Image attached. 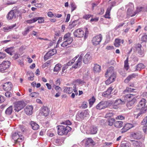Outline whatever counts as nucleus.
Here are the masks:
<instances>
[{"instance_id":"nucleus-57","label":"nucleus","mask_w":147,"mask_h":147,"mask_svg":"<svg viewBox=\"0 0 147 147\" xmlns=\"http://www.w3.org/2000/svg\"><path fill=\"white\" fill-rule=\"evenodd\" d=\"M138 53L139 54L140 57H143L144 56V52L141 49L140 50V51H138Z\"/></svg>"},{"instance_id":"nucleus-50","label":"nucleus","mask_w":147,"mask_h":147,"mask_svg":"<svg viewBox=\"0 0 147 147\" xmlns=\"http://www.w3.org/2000/svg\"><path fill=\"white\" fill-rule=\"evenodd\" d=\"M142 47L141 45L140 44H136L135 45V48L136 49V50L138 51H140L141 49V48Z\"/></svg>"},{"instance_id":"nucleus-43","label":"nucleus","mask_w":147,"mask_h":147,"mask_svg":"<svg viewBox=\"0 0 147 147\" xmlns=\"http://www.w3.org/2000/svg\"><path fill=\"white\" fill-rule=\"evenodd\" d=\"M144 65L142 63H141L138 64L136 66V70H140L144 68Z\"/></svg>"},{"instance_id":"nucleus-16","label":"nucleus","mask_w":147,"mask_h":147,"mask_svg":"<svg viewBox=\"0 0 147 147\" xmlns=\"http://www.w3.org/2000/svg\"><path fill=\"white\" fill-rule=\"evenodd\" d=\"M92 59L90 53L88 52L84 56L83 59V62L85 64H88Z\"/></svg>"},{"instance_id":"nucleus-52","label":"nucleus","mask_w":147,"mask_h":147,"mask_svg":"<svg viewBox=\"0 0 147 147\" xmlns=\"http://www.w3.org/2000/svg\"><path fill=\"white\" fill-rule=\"evenodd\" d=\"M88 107V103L87 102L84 101L82 104V107L83 109H86Z\"/></svg>"},{"instance_id":"nucleus-8","label":"nucleus","mask_w":147,"mask_h":147,"mask_svg":"<svg viewBox=\"0 0 147 147\" xmlns=\"http://www.w3.org/2000/svg\"><path fill=\"white\" fill-rule=\"evenodd\" d=\"M19 13V11L17 10H11L7 14V18L9 20H11L13 18L16 19L18 17Z\"/></svg>"},{"instance_id":"nucleus-35","label":"nucleus","mask_w":147,"mask_h":147,"mask_svg":"<svg viewBox=\"0 0 147 147\" xmlns=\"http://www.w3.org/2000/svg\"><path fill=\"white\" fill-rule=\"evenodd\" d=\"M34 27V26H29L27 28L25 29V31L23 32V34L24 35H26L30 31L32 30V28Z\"/></svg>"},{"instance_id":"nucleus-40","label":"nucleus","mask_w":147,"mask_h":147,"mask_svg":"<svg viewBox=\"0 0 147 147\" xmlns=\"http://www.w3.org/2000/svg\"><path fill=\"white\" fill-rule=\"evenodd\" d=\"M79 56L78 55H77L75 57L73 58L71 61H69L68 63H67V64H65V65H67V66H70L71 64L73 63H74L76 59L78 58Z\"/></svg>"},{"instance_id":"nucleus-15","label":"nucleus","mask_w":147,"mask_h":147,"mask_svg":"<svg viewBox=\"0 0 147 147\" xmlns=\"http://www.w3.org/2000/svg\"><path fill=\"white\" fill-rule=\"evenodd\" d=\"M49 109L47 107L44 106L41 108V113L42 115L46 117L49 114Z\"/></svg>"},{"instance_id":"nucleus-17","label":"nucleus","mask_w":147,"mask_h":147,"mask_svg":"<svg viewBox=\"0 0 147 147\" xmlns=\"http://www.w3.org/2000/svg\"><path fill=\"white\" fill-rule=\"evenodd\" d=\"M133 127V125L130 123H127L121 129V132L123 133L126 132L127 131Z\"/></svg>"},{"instance_id":"nucleus-24","label":"nucleus","mask_w":147,"mask_h":147,"mask_svg":"<svg viewBox=\"0 0 147 147\" xmlns=\"http://www.w3.org/2000/svg\"><path fill=\"white\" fill-rule=\"evenodd\" d=\"M113 73H115L114 72L113 67L111 66L108 69L107 72L105 74V76L107 77V76L112 75Z\"/></svg>"},{"instance_id":"nucleus-28","label":"nucleus","mask_w":147,"mask_h":147,"mask_svg":"<svg viewBox=\"0 0 147 147\" xmlns=\"http://www.w3.org/2000/svg\"><path fill=\"white\" fill-rule=\"evenodd\" d=\"M95 144V143L93 140L92 139L90 138L87 139L85 142V145L86 146L90 145H94Z\"/></svg>"},{"instance_id":"nucleus-58","label":"nucleus","mask_w":147,"mask_h":147,"mask_svg":"<svg viewBox=\"0 0 147 147\" xmlns=\"http://www.w3.org/2000/svg\"><path fill=\"white\" fill-rule=\"evenodd\" d=\"M141 39V40L143 42L147 41V35H144L143 36Z\"/></svg>"},{"instance_id":"nucleus-46","label":"nucleus","mask_w":147,"mask_h":147,"mask_svg":"<svg viewBox=\"0 0 147 147\" xmlns=\"http://www.w3.org/2000/svg\"><path fill=\"white\" fill-rule=\"evenodd\" d=\"M109 79H110V80L113 82L115 80V79L116 77V73H113L112 75L109 76Z\"/></svg>"},{"instance_id":"nucleus-25","label":"nucleus","mask_w":147,"mask_h":147,"mask_svg":"<svg viewBox=\"0 0 147 147\" xmlns=\"http://www.w3.org/2000/svg\"><path fill=\"white\" fill-rule=\"evenodd\" d=\"M138 75L137 74H133L128 76L126 78L124 82L125 83H128L129 81L133 78H134L137 76Z\"/></svg>"},{"instance_id":"nucleus-23","label":"nucleus","mask_w":147,"mask_h":147,"mask_svg":"<svg viewBox=\"0 0 147 147\" xmlns=\"http://www.w3.org/2000/svg\"><path fill=\"white\" fill-rule=\"evenodd\" d=\"M124 40L122 39L116 38L115 39V42L114 44L115 47H118L119 46L121 45V44H123L124 42Z\"/></svg>"},{"instance_id":"nucleus-42","label":"nucleus","mask_w":147,"mask_h":147,"mask_svg":"<svg viewBox=\"0 0 147 147\" xmlns=\"http://www.w3.org/2000/svg\"><path fill=\"white\" fill-rule=\"evenodd\" d=\"M144 8L142 7H137L136 8V10L135 12V14L131 16H134L136 14L139 12L142 11Z\"/></svg>"},{"instance_id":"nucleus-33","label":"nucleus","mask_w":147,"mask_h":147,"mask_svg":"<svg viewBox=\"0 0 147 147\" xmlns=\"http://www.w3.org/2000/svg\"><path fill=\"white\" fill-rule=\"evenodd\" d=\"M63 91L66 93L70 94L72 91V88L67 87H64Z\"/></svg>"},{"instance_id":"nucleus-20","label":"nucleus","mask_w":147,"mask_h":147,"mask_svg":"<svg viewBox=\"0 0 147 147\" xmlns=\"http://www.w3.org/2000/svg\"><path fill=\"white\" fill-rule=\"evenodd\" d=\"M132 92V93L131 94H126L125 95H124L123 96H124V99L125 100H127L128 101V100H127V99H130L131 98L132 99H134V96L136 95L135 94L136 93L134 92L133 91Z\"/></svg>"},{"instance_id":"nucleus-3","label":"nucleus","mask_w":147,"mask_h":147,"mask_svg":"<svg viewBox=\"0 0 147 147\" xmlns=\"http://www.w3.org/2000/svg\"><path fill=\"white\" fill-rule=\"evenodd\" d=\"M12 137L16 143L22 142L24 140L22 133L20 131L15 132L13 134Z\"/></svg>"},{"instance_id":"nucleus-47","label":"nucleus","mask_w":147,"mask_h":147,"mask_svg":"<svg viewBox=\"0 0 147 147\" xmlns=\"http://www.w3.org/2000/svg\"><path fill=\"white\" fill-rule=\"evenodd\" d=\"M124 67L125 69L127 70L129 68V65L128 63V58H127L124 61Z\"/></svg>"},{"instance_id":"nucleus-41","label":"nucleus","mask_w":147,"mask_h":147,"mask_svg":"<svg viewBox=\"0 0 147 147\" xmlns=\"http://www.w3.org/2000/svg\"><path fill=\"white\" fill-rule=\"evenodd\" d=\"M96 99L94 96L88 100L90 107H91L95 101Z\"/></svg>"},{"instance_id":"nucleus-27","label":"nucleus","mask_w":147,"mask_h":147,"mask_svg":"<svg viewBox=\"0 0 147 147\" xmlns=\"http://www.w3.org/2000/svg\"><path fill=\"white\" fill-rule=\"evenodd\" d=\"M97 131V129L96 127L94 126L91 127L89 129V133L92 134H95Z\"/></svg>"},{"instance_id":"nucleus-48","label":"nucleus","mask_w":147,"mask_h":147,"mask_svg":"<svg viewBox=\"0 0 147 147\" xmlns=\"http://www.w3.org/2000/svg\"><path fill=\"white\" fill-rule=\"evenodd\" d=\"M140 112L137 115V116L136 117V118H138V117L140 116L143 113H145L147 112V111H146V109H140Z\"/></svg>"},{"instance_id":"nucleus-63","label":"nucleus","mask_w":147,"mask_h":147,"mask_svg":"<svg viewBox=\"0 0 147 147\" xmlns=\"http://www.w3.org/2000/svg\"><path fill=\"white\" fill-rule=\"evenodd\" d=\"M91 16V15L90 14H86L83 16V18L84 19L87 20Z\"/></svg>"},{"instance_id":"nucleus-61","label":"nucleus","mask_w":147,"mask_h":147,"mask_svg":"<svg viewBox=\"0 0 147 147\" xmlns=\"http://www.w3.org/2000/svg\"><path fill=\"white\" fill-rule=\"evenodd\" d=\"M75 82L79 84H82L84 83L83 80L80 79H78L76 80Z\"/></svg>"},{"instance_id":"nucleus-39","label":"nucleus","mask_w":147,"mask_h":147,"mask_svg":"<svg viewBox=\"0 0 147 147\" xmlns=\"http://www.w3.org/2000/svg\"><path fill=\"white\" fill-rule=\"evenodd\" d=\"M78 20H75L73 21L72 23H70L69 25V28H74L78 24Z\"/></svg>"},{"instance_id":"nucleus-55","label":"nucleus","mask_w":147,"mask_h":147,"mask_svg":"<svg viewBox=\"0 0 147 147\" xmlns=\"http://www.w3.org/2000/svg\"><path fill=\"white\" fill-rule=\"evenodd\" d=\"M68 67L67 66V65H64V66L63 67L62 70V73L61 74H63L64 73H65L66 71L65 70L67 69Z\"/></svg>"},{"instance_id":"nucleus-14","label":"nucleus","mask_w":147,"mask_h":147,"mask_svg":"<svg viewBox=\"0 0 147 147\" xmlns=\"http://www.w3.org/2000/svg\"><path fill=\"white\" fill-rule=\"evenodd\" d=\"M33 109L32 106L28 105L25 108L24 111L27 115H30L32 113Z\"/></svg>"},{"instance_id":"nucleus-2","label":"nucleus","mask_w":147,"mask_h":147,"mask_svg":"<svg viewBox=\"0 0 147 147\" xmlns=\"http://www.w3.org/2000/svg\"><path fill=\"white\" fill-rule=\"evenodd\" d=\"M63 42L61 44L62 47H66L71 44L73 40V38L71 37V34L68 33L65 34L63 37Z\"/></svg>"},{"instance_id":"nucleus-51","label":"nucleus","mask_w":147,"mask_h":147,"mask_svg":"<svg viewBox=\"0 0 147 147\" xmlns=\"http://www.w3.org/2000/svg\"><path fill=\"white\" fill-rule=\"evenodd\" d=\"M61 124H63V125H69L71 124V122L69 120H67L65 121L62 122L61 123Z\"/></svg>"},{"instance_id":"nucleus-12","label":"nucleus","mask_w":147,"mask_h":147,"mask_svg":"<svg viewBox=\"0 0 147 147\" xmlns=\"http://www.w3.org/2000/svg\"><path fill=\"white\" fill-rule=\"evenodd\" d=\"M88 113L87 111H79L76 116V118L78 120L80 119H84L85 117H86L85 115Z\"/></svg>"},{"instance_id":"nucleus-30","label":"nucleus","mask_w":147,"mask_h":147,"mask_svg":"<svg viewBox=\"0 0 147 147\" xmlns=\"http://www.w3.org/2000/svg\"><path fill=\"white\" fill-rule=\"evenodd\" d=\"M30 124L32 129L34 130H37L39 128V125L34 121H31L30 122Z\"/></svg>"},{"instance_id":"nucleus-29","label":"nucleus","mask_w":147,"mask_h":147,"mask_svg":"<svg viewBox=\"0 0 147 147\" xmlns=\"http://www.w3.org/2000/svg\"><path fill=\"white\" fill-rule=\"evenodd\" d=\"M113 6L112 5L111 7H108L107 8L106 13L104 16V17L108 19H110L111 18L110 13V11Z\"/></svg>"},{"instance_id":"nucleus-32","label":"nucleus","mask_w":147,"mask_h":147,"mask_svg":"<svg viewBox=\"0 0 147 147\" xmlns=\"http://www.w3.org/2000/svg\"><path fill=\"white\" fill-rule=\"evenodd\" d=\"M51 51H49L44 56V59L45 60H47L50 59L51 56L54 55L53 53H51Z\"/></svg>"},{"instance_id":"nucleus-37","label":"nucleus","mask_w":147,"mask_h":147,"mask_svg":"<svg viewBox=\"0 0 147 147\" xmlns=\"http://www.w3.org/2000/svg\"><path fill=\"white\" fill-rule=\"evenodd\" d=\"M61 67V64H58L56 65L54 67V71L56 72H58L60 70Z\"/></svg>"},{"instance_id":"nucleus-26","label":"nucleus","mask_w":147,"mask_h":147,"mask_svg":"<svg viewBox=\"0 0 147 147\" xmlns=\"http://www.w3.org/2000/svg\"><path fill=\"white\" fill-rule=\"evenodd\" d=\"M80 59H78L74 64L73 65L72 67L75 69L79 68L82 63V61Z\"/></svg>"},{"instance_id":"nucleus-64","label":"nucleus","mask_w":147,"mask_h":147,"mask_svg":"<svg viewBox=\"0 0 147 147\" xmlns=\"http://www.w3.org/2000/svg\"><path fill=\"white\" fill-rule=\"evenodd\" d=\"M147 122V117H145L143 121H142V124L144 125H145Z\"/></svg>"},{"instance_id":"nucleus-34","label":"nucleus","mask_w":147,"mask_h":147,"mask_svg":"<svg viewBox=\"0 0 147 147\" xmlns=\"http://www.w3.org/2000/svg\"><path fill=\"white\" fill-rule=\"evenodd\" d=\"M13 108L12 106H9L5 111V113L7 115H10L12 113Z\"/></svg>"},{"instance_id":"nucleus-53","label":"nucleus","mask_w":147,"mask_h":147,"mask_svg":"<svg viewBox=\"0 0 147 147\" xmlns=\"http://www.w3.org/2000/svg\"><path fill=\"white\" fill-rule=\"evenodd\" d=\"M130 144L129 142H126L121 144V147H129Z\"/></svg>"},{"instance_id":"nucleus-44","label":"nucleus","mask_w":147,"mask_h":147,"mask_svg":"<svg viewBox=\"0 0 147 147\" xmlns=\"http://www.w3.org/2000/svg\"><path fill=\"white\" fill-rule=\"evenodd\" d=\"M115 121V119L114 118L110 119L107 121V123L109 125L111 126L113 125Z\"/></svg>"},{"instance_id":"nucleus-56","label":"nucleus","mask_w":147,"mask_h":147,"mask_svg":"<svg viewBox=\"0 0 147 147\" xmlns=\"http://www.w3.org/2000/svg\"><path fill=\"white\" fill-rule=\"evenodd\" d=\"M5 96L7 98H9L12 96V94L10 92L7 91L5 93Z\"/></svg>"},{"instance_id":"nucleus-45","label":"nucleus","mask_w":147,"mask_h":147,"mask_svg":"<svg viewBox=\"0 0 147 147\" xmlns=\"http://www.w3.org/2000/svg\"><path fill=\"white\" fill-rule=\"evenodd\" d=\"M36 20V22L38 20V23L40 24L43 23L44 21V18L42 17H38L35 18Z\"/></svg>"},{"instance_id":"nucleus-54","label":"nucleus","mask_w":147,"mask_h":147,"mask_svg":"<svg viewBox=\"0 0 147 147\" xmlns=\"http://www.w3.org/2000/svg\"><path fill=\"white\" fill-rule=\"evenodd\" d=\"M38 92H34L30 94V95L32 97H35L36 98L38 95Z\"/></svg>"},{"instance_id":"nucleus-6","label":"nucleus","mask_w":147,"mask_h":147,"mask_svg":"<svg viewBox=\"0 0 147 147\" xmlns=\"http://www.w3.org/2000/svg\"><path fill=\"white\" fill-rule=\"evenodd\" d=\"M25 102L23 101H18L15 102L14 105V110L18 112L26 106Z\"/></svg>"},{"instance_id":"nucleus-7","label":"nucleus","mask_w":147,"mask_h":147,"mask_svg":"<svg viewBox=\"0 0 147 147\" xmlns=\"http://www.w3.org/2000/svg\"><path fill=\"white\" fill-rule=\"evenodd\" d=\"M111 103L109 101H102L99 102L96 106V108L98 109H105L110 106Z\"/></svg>"},{"instance_id":"nucleus-4","label":"nucleus","mask_w":147,"mask_h":147,"mask_svg":"<svg viewBox=\"0 0 147 147\" xmlns=\"http://www.w3.org/2000/svg\"><path fill=\"white\" fill-rule=\"evenodd\" d=\"M147 101L144 98H142L140 100L136 107L137 110L146 109L147 111Z\"/></svg>"},{"instance_id":"nucleus-49","label":"nucleus","mask_w":147,"mask_h":147,"mask_svg":"<svg viewBox=\"0 0 147 147\" xmlns=\"http://www.w3.org/2000/svg\"><path fill=\"white\" fill-rule=\"evenodd\" d=\"M13 49V47L8 48L5 50V51L8 54L11 55H12V52Z\"/></svg>"},{"instance_id":"nucleus-1","label":"nucleus","mask_w":147,"mask_h":147,"mask_svg":"<svg viewBox=\"0 0 147 147\" xmlns=\"http://www.w3.org/2000/svg\"><path fill=\"white\" fill-rule=\"evenodd\" d=\"M57 128L58 134L60 135H67L71 129V127L66 125H59Z\"/></svg>"},{"instance_id":"nucleus-60","label":"nucleus","mask_w":147,"mask_h":147,"mask_svg":"<svg viewBox=\"0 0 147 147\" xmlns=\"http://www.w3.org/2000/svg\"><path fill=\"white\" fill-rule=\"evenodd\" d=\"M125 24V23H122L119 24L117 25L116 26L115 28V30H117L119 28H121V27L123 26L124 24Z\"/></svg>"},{"instance_id":"nucleus-18","label":"nucleus","mask_w":147,"mask_h":147,"mask_svg":"<svg viewBox=\"0 0 147 147\" xmlns=\"http://www.w3.org/2000/svg\"><path fill=\"white\" fill-rule=\"evenodd\" d=\"M12 87V84L10 82L5 83L3 86V89L5 90H10L11 89Z\"/></svg>"},{"instance_id":"nucleus-5","label":"nucleus","mask_w":147,"mask_h":147,"mask_svg":"<svg viewBox=\"0 0 147 147\" xmlns=\"http://www.w3.org/2000/svg\"><path fill=\"white\" fill-rule=\"evenodd\" d=\"M11 65L10 62L8 60L4 61L0 63V71L3 72L8 69Z\"/></svg>"},{"instance_id":"nucleus-21","label":"nucleus","mask_w":147,"mask_h":147,"mask_svg":"<svg viewBox=\"0 0 147 147\" xmlns=\"http://www.w3.org/2000/svg\"><path fill=\"white\" fill-rule=\"evenodd\" d=\"M133 147H142V143L140 142L135 141L134 140H131Z\"/></svg>"},{"instance_id":"nucleus-10","label":"nucleus","mask_w":147,"mask_h":147,"mask_svg":"<svg viewBox=\"0 0 147 147\" xmlns=\"http://www.w3.org/2000/svg\"><path fill=\"white\" fill-rule=\"evenodd\" d=\"M113 90L112 87H110L108 88L106 91L102 93V95L106 98H110L111 97V94Z\"/></svg>"},{"instance_id":"nucleus-22","label":"nucleus","mask_w":147,"mask_h":147,"mask_svg":"<svg viewBox=\"0 0 147 147\" xmlns=\"http://www.w3.org/2000/svg\"><path fill=\"white\" fill-rule=\"evenodd\" d=\"M129 100L127 104V107L129 109H131L134 106V104L135 103L136 99H131V100Z\"/></svg>"},{"instance_id":"nucleus-38","label":"nucleus","mask_w":147,"mask_h":147,"mask_svg":"<svg viewBox=\"0 0 147 147\" xmlns=\"http://www.w3.org/2000/svg\"><path fill=\"white\" fill-rule=\"evenodd\" d=\"M135 90V89L133 88L129 87H127L126 89L123 91V93L125 95L127 94V92L128 93L132 92L133 91Z\"/></svg>"},{"instance_id":"nucleus-13","label":"nucleus","mask_w":147,"mask_h":147,"mask_svg":"<svg viewBox=\"0 0 147 147\" xmlns=\"http://www.w3.org/2000/svg\"><path fill=\"white\" fill-rule=\"evenodd\" d=\"M102 39V37L98 35L94 37L92 40L93 44L95 45H98Z\"/></svg>"},{"instance_id":"nucleus-9","label":"nucleus","mask_w":147,"mask_h":147,"mask_svg":"<svg viewBox=\"0 0 147 147\" xmlns=\"http://www.w3.org/2000/svg\"><path fill=\"white\" fill-rule=\"evenodd\" d=\"M125 100H121V99H117L112 103L113 108L115 109H118L119 105L124 104L125 103Z\"/></svg>"},{"instance_id":"nucleus-31","label":"nucleus","mask_w":147,"mask_h":147,"mask_svg":"<svg viewBox=\"0 0 147 147\" xmlns=\"http://www.w3.org/2000/svg\"><path fill=\"white\" fill-rule=\"evenodd\" d=\"M123 122L122 121H115L114 124L115 127L117 128H119L123 126Z\"/></svg>"},{"instance_id":"nucleus-36","label":"nucleus","mask_w":147,"mask_h":147,"mask_svg":"<svg viewBox=\"0 0 147 147\" xmlns=\"http://www.w3.org/2000/svg\"><path fill=\"white\" fill-rule=\"evenodd\" d=\"M94 70L95 72H99L101 70V67L98 65L95 64L94 67Z\"/></svg>"},{"instance_id":"nucleus-62","label":"nucleus","mask_w":147,"mask_h":147,"mask_svg":"<svg viewBox=\"0 0 147 147\" xmlns=\"http://www.w3.org/2000/svg\"><path fill=\"white\" fill-rule=\"evenodd\" d=\"M36 20L35 18L31 20H27V22L30 24L34 23L36 22Z\"/></svg>"},{"instance_id":"nucleus-19","label":"nucleus","mask_w":147,"mask_h":147,"mask_svg":"<svg viewBox=\"0 0 147 147\" xmlns=\"http://www.w3.org/2000/svg\"><path fill=\"white\" fill-rule=\"evenodd\" d=\"M131 136L135 139H140L142 138V135L140 132L138 131L132 133L131 134Z\"/></svg>"},{"instance_id":"nucleus-59","label":"nucleus","mask_w":147,"mask_h":147,"mask_svg":"<svg viewBox=\"0 0 147 147\" xmlns=\"http://www.w3.org/2000/svg\"><path fill=\"white\" fill-rule=\"evenodd\" d=\"M71 11L72 12L76 9V6L74 3H71Z\"/></svg>"},{"instance_id":"nucleus-11","label":"nucleus","mask_w":147,"mask_h":147,"mask_svg":"<svg viewBox=\"0 0 147 147\" xmlns=\"http://www.w3.org/2000/svg\"><path fill=\"white\" fill-rule=\"evenodd\" d=\"M84 32L80 28H79L75 30L74 32V35L76 37H81L83 36Z\"/></svg>"}]
</instances>
